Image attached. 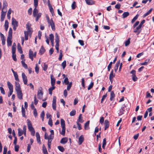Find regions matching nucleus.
I'll return each instance as SVG.
<instances>
[{
    "instance_id": "obj_42",
    "label": "nucleus",
    "mask_w": 154,
    "mask_h": 154,
    "mask_svg": "<svg viewBox=\"0 0 154 154\" xmlns=\"http://www.w3.org/2000/svg\"><path fill=\"white\" fill-rule=\"evenodd\" d=\"M94 85V82H91V84H90V85H89L88 89L89 90H90L91 88H92L93 87V86Z\"/></svg>"
},
{
    "instance_id": "obj_64",
    "label": "nucleus",
    "mask_w": 154,
    "mask_h": 154,
    "mask_svg": "<svg viewBox=\"0 0 154 154\" xmlns=\"http://www.w3.org/2000/svg\"><path fill=\"white\" fill-rule=\"evenodd\" d=\"M7 147L6 146H5L4 148L3 154H6L7 152Z\"/></svg>"
},
{
    "instance_id": "obj_25",
    "label": "nucleus",
    "mask_w": 154,
    "mask_h": 154,
    "mask_svg": "<svg viewBox=\"0 0 154 154\" xmlns=\"http://www.w3.org/2000/svg\"><path fill=\"white\" fill-rule=\"evenodd\" d=\"M150 60V59H147L145 60L144 62L141 63L140 65H146L149 62Z\"/></svg>"
},
{
    "instance_id": "obj_48",
    "label": "nucleus",
    "mask_w": 154,
    "mask_h": 154,
    "mask_svg": "<svg viewBox=\"0 0 154 154\" xmlns=\"http://www.w3.org/2000/svg\"><path fill=\"white\" fill-rule=\"evenodd\" d=\"M48 124L51 126H52V120L51 118H50L49 119V121L48 122Z\"/></svg>"
},
{
    "instance_id": "obj_22",
    "label": "nucleus",
    "mask_w": 154,
    "mask_h": 154,
    "mask_svg": "<svg viewBox=\"0 0 154 154\" xmlns=\"http://www.w3.org/2000/svg\"><path fill=\"white\" fill-rule=\"evenodd\" d=\"M17 49L19 52L21 54L23 53V51L19 43L17 44Z\"/></svg>"
},
{
    "instance_id": "obj_3",
    "label": "nucleus",
    "mask_w": 154,
    "mask_h": 154,
    "mask_svg": "<svg viewBox=\"0 0 154 154\" xmlns=\"http://www.w3.org/2000/svg\"><path fill=\"white\" fill-rule=\"evenodd\" d=\"M16 91L17 94V97L20 100L22 99L23 94L21 90Z\"/></svg>"
},
{
    "instance_id": "obj_49",
    "label": "nucleus",
    "mask_w": 154,
    "mask_h": 154,
    "mask_svg": "<svg viewBox=\"0 0 154 154\" xmlns=\"http://www.w3.org/2000/svg\"><path fill=\"white\" fill-rule=\"evenodd\" d=\"M26 126L25 125L23 126V134H24L25 136H26Z\"/></svg>"
},
{
    "instance_id": "obj_51",
    "label": "nucleus",
    "mask_w": 154,
    "mask_h": 154,
    "mask_svg": "<svg viewBox=\"0 0 154 154\" xmlns=\"http://www.w3.org/2000/svg\"><path fill=\"white\" fill-rule=\"evenodd\" d=\"M63 56V54L62 53V51L61 50L60 51V54L59 55V60L60 61L62 60V57Z\"/></svg>"
},
{
    "instance_id": "obj_5",
    "label": "nucleus",
    "mask_w": 154,
    "mask_h": 154,
    "mask_svg": "<svg viewBox=\"0 0 154 154\" xmlns=\"http://www.w3.org/2000/svg\"><path fill=\"white\" fill-rule=\"evenodd\" d=\"M43 94V93L42 92L41 90H40V89L39 88L37 95L38 98L40 100L42 99V98Z\"/></svg>"
},
{
    "instance_id": "obj_13",
    "label": "nucleus",
    "mask_w": 154,
    "mask_h": 154,
    "mask_svg": "<svg viewBox=\"0 0 154 154\" xmlns=\"http://www.w3.org/2000/svg\"><path fill=\"white\" fill-rule=\"evenodd\" d=\"M51 84L52 86H54L55 82V78H54L53 76V75H51Z\"/></svg>"
},
{
    "instance_id": "obj_14",
    "label": "nucleus",
    "mask_w": 154,
    "mask_h": 154,
    "mask_svg": "<svg viewBox=\"0 0 154 154\" xmlns=\"http://www.w3.org/2000/svg\"><path fill=\"white\" fill-rule=\"evenodd\" d=\"M7 85L9 91H13V86L12 84L9 81L7 82Z\"/></svg>"
},
{
    "instance_id": "obj_58",
    "label": "nucleus",
    "mask_w": 154,
    "mask_h": 154,
    "mask_svg": "<svg viewBox=\"0 0 154 154\" xmlns=\"http://www.w3.org/2000/svg\"><path fill=\"white\" fill-rule=\"evenodd\" d=\"M132 80L134 82L137 81V78L136 75H132Z\"/></svg>"
},
{
    "instance_id": "obj_28",
    "label": "nucleus",
    "mask_w": 154,
    "mask_h": 154,
    "mask_svg": "<svg viewBox=\"0 0 154 154\" xmlns=\"http://www.w3.org/2000/svg\"><path fill=\"white\" fill-rule=\"evenodd\" d=\"M12 30L11 28H10L8 32V37L12 38Z\"/></svg>"
},
{
    "instance_id": "obj_19",
    "label": "nucleus",
    "mask_w": 154,
    "mask_h": 154,
    "mask_svg": "<svg viewBox=\"0 0 154 154\" xmlns=\"http://www.w3.org/2000/svg\"><path fill=\"white\" fill-rule=\"evenodd\" d=\"M68 141V139L66 137L62 138L60 141V143L62 144H65Z\"/></svg>"
},
{
    "instance_id": "obj_57",
    "label": "nucleus",
    "mask_w": 154,
    "mask_h": 154,
    "mask_svg": "<svg viewBox=\"0 0 154 154\" xmlns=\"http://www.w3.org/2000/svg\"><path fill=\"white\" fill-rule=\"evenodd\" d=\"M48 69V65L44 63L43 65V70L45 71H46Z\"/></svg>"
},
{
    "instance_id": "obj_37",
    "label": "nucleus",
    "mask_w": 154,
    "mask_h": 154,
    "mask_svg": "<svg viewBox=\"0 0 154 154\" xmlns=\"http://www.w3.org/2000/svg\"><path fill=\"white\" fill-rule=\"evenodd\" d=\"M106 144V138H104L103 139L102 144V148L104 149L105 148V146Z\"/></svg>"
},
{
    "instance_id": "obj_47",
    "label": "nucleus",
    "mask_w": 154,
    "mask_h": 154,
    "mask_svg": "<svg viewBox=\"0 0 154 154\" xmlns=\"http://www.w3.org/2000/svg\"><path fill=\"white\" fill-rule=\"evenodd\" d=\"M41 15L42 14L41 13H39L36 16V21H37L41 17Z\"/></svg>"
},
{
    "instance_id": "obj_21",
    "label": "nucleus",
    "mask_w": 154,
    "mask_h": 154,
    "mask_svg": "<svg viewBox=\"0 0 154 154\" xmlns=\"http://www.w3.org/2000/svg\"><path fill=\"white\" fill-rule=\"evenodd\" d=\"M90 123V121H88L86 122L85 124V130L88 129H89V124Z\"/></svg>"
},
{
    "instance_id": "obj_30",
    "label": "nucleus",
    "mask_w": 154,
    "mask_h": 154,
    "mask_svg": "<svg viewBox=\"0 0 154 154\" xmlns=\"http://www.w3.org/2000/svg\"><path fill=\"white\" fill-rule=\"evenodd\" d=\"M115 97V94L113 91H111L110 92V100L112 101V100L113 98Z\"/></svg>"
},
{
    "instance_id": "obj_12",
    "label": "nucleus",
    "mask_w": 154,
    "mask_h": 154,
    "mask_svg": "<svg viewBox=\"0 0 154 154\" xmlns=\"http://www.w3.org/2000/svg\"><path fill=\"white\" fill-rule=\"evenodd\" d=\"M12 25L13 26H18V22L16 20V19H14L13 17L12 18Z\"/></svg>"
},
{
    "instance_id": "obj_24",
    "label": "nucleus",
    "mask_w": 154,
    "mask_h": 154,
    "mask_svg": "<svg viewBox=\"0 0 154 154\" xmlns=\"http://www.w3.org/2000/svg\"><path fill=\"white\" fill-rule=\"evenodd\" d=\"M22 113L23 117L26 118V116L25 115V109L23 108V105H22Z\"/></svg>"
},
{
    "instance_id": "obj_38",
    "label": "nucleus",
    "mask_w": 154,
    "mask_h": 154,
    "mask_svg": "<svg viewBox=\"0 0 154 154\" xmlns=\"http://www.w3.org/2000/svg\"><path fill=\"white\" fill-rule=\"evenodd\" d=\"M60 123L62 127H65V121L63 119H61L60 120Z\"/></svg>"
},
{
    "instance_id": "obj_60",
    "label": "nucleus",
    "mask_w": 154,
    "mask_h": 154,
    "mask_svg": "<svg viewBox=\"0 0 154 154\" xmlns=\"http://www.w3.org/2000/svg\"><path fill=\"white\" fill-rule=\"evenodd\" d=\"M0 90L1 91V93L3 94H5V91H4V89L3 88H2V87H0Z\"/></svg>"
},
{
    "instance_id": "obj_33",
    "label": "nucleus",
    "mask_w": 154,
    "mask_h": 154,
    "mask_svg": "<svg viewBox=\"0 0 154 154\" xmlns=\"http://www.w3.org/2000/svg\"><path fill=\"white\" fill-rule=\"evenodd\" d=\"M25 60H22L21 62L23 66L25 69H27L28 67L27 65L25 63Z\"/></svg>"
},
{
    "instance_id": "obj_26",
    "label": "nucleus",
    "mask_w": 154,
    "mask_h": 154,
    "mask_svg": "<svg viewBox=\"0 0 154 154\" xmlns=\"http://www.w3.org/2000/svg\"><path fill=\"white\" fill-rule=\"evenodd\" d=\"M129 15V13L128 12H125L123 13L122 14V18H125L127 17Z\"/></svg>"
},
{
    "instance_id": "obj_53",
    "label": "nucleus",
    "mask_w": 154,
    "mask_h": 154,
    "mask_svg": "<svg viewBox=\"0 0 154 154\" xmlns=\"http://www.w3.org/2000/svg\"><path fill=\"white\" fill-rule=\"evenodd\" d=\"M72 9H74L76 7V2H73L72 4Z\"/></svg>"
},
{
    "instance_id": "obj_50",
    "label": "nucleus",
    "mask_w": 154,
    "mask_h": 154,
    "mask_svg": "<svg viewBox=\"0 0 154 154\" xmlns=\"http://www.w3.org/2000/svg\"><path fill=\"white\" fill-rule=\"evenodd\" d=\"M50 39L51 41V42H53V40H54V36L52 34H51L50 35Z\"/></svg>"
},
{
    "instance_id": "obj_31",
    "label": "nucleus",
    "mask_w": 154,
    "mask_h": 154,
    "mask_svg": "<svg viewBox=\"0 0 154 154\" xmlns=\"http://www.w3.org/2000/svg\"><path fill=\"white\" fill-rule=\"evenodd\" d=\"M8 6V4L6 1H4L3 5V8L2 10H3V9L4 8H6Z\"/></svg>"
},
{
    "instance_id": "obj_7",
    "label": "nucleus",
    "mask_w": 154,
    "mask_h": 154,
    "mask_svg": "<svg viewBox=\"0 0 154 154\" xmlns=\"http://www.w3.org/2000/svg\"><path fill=\"white\" fill-rule=\"evenodd\" d=\"M27 121L28 128L29 130L33 129L34 128L32 126L31 122L29 119H28Z\"/></svg>"
},
{
    "instance_id": "obj_36",
    "label": "nucleus",
    "mask_w": 154,
    "mask_h": 154,
    "mask_svg": "<svg viewBox=\"0 0 154 154\" xmlns=\"http://www.w3.org/2000/svg\"><path fill=\"white\" fill-rule=\"evenodd\" d=\"M42 150L44 154L48 153L46 148L44 145H43L42 146Z\"/></svg>"
},
{
    "instance_id": "obj_56",
    "label": "nucleus",
    "mask_w": 154,
    "mask_h": 154,
    "mask_svg": "<svg viewBox=\"0 0 154 154\" xmlns=\"http://www.w3.org/2000/svg\"><path fill=\"white\" fill-rule=\"evenodd\" d=\"M35 7H37L38 5V0H34Z\"/></svg>"
},
{
    "instance_id": "obj_27",
    "label": "nucleus",
    "mask_w": 154,
    "mask_h": 154,
    "mask_svg": "<svg viewBox=\"0 0 154 154\" xmlns=\"http://www.w3.org/2000/svg\"><path fill=\"white\" fill-rule=\"evenodd\" d=\"M120 64V61H118L116 63L115 66L114 67V70L116 72L118 70L119 66Z\"/></svg>"
},
{
    "instance_id": "obj_45",
    "label": "nucleus",
    "mask_w": 154,
    "mask_h": 154,
    "mask_svg": "<svg viewBox=\"0 0 154 154\" xmlns=\"http://www.w3.org/2000/svg\"><path fill=\"white\" fill-rule=\"evenodd\" d=\"M138 15L137 14L132 20L131 23H134L135 21L137 19L138 17Z\"/></svg>"
},
{
    "instance_id": "obj_40",
    "label": "nucleus",
    "mask_w": 154,
    "mask_h": 154,
    "mask_svg": "<svg viewBox=\"0 0 154 154\" xmlns=\"http://www.w3.org/2000/svg\"><path fill=\"white\" fill-rule=\"evenodd\" d=\"M76 113V111L75 110H73L71 111L69 115L71 116H73L75 115Z\"/></svg>"
},
{
    "instance_id": "obj_54",
    "label": "nucleus",
    "mask_w": 154,
    "mask_h": 154,
    "mask_svg": "<svg viewBox=\"0 0 154 154\" xmlns=\"http://www.w3.org/2000/svg\"><path fill=\"white\" fill-rule=\"evenodd\" d=\"M62 66L63 67V69H64L65 67L66 66V61L65 60H64L62 63Z\"/></svg>"
},
{
    "instance_id": "obj_15",
    "label": "nucleus",
    "mask_w": 154,
    "mask_h": 154,
    "mask_svg": "<svg viewBox=\"0 0 154 154\" xmlns=\"http://www.w3.org/2000/svg\"><path fill=\"white\" fill-rule=\"evenodd\" d=\"M84 140V138L82 135H81L79 139V144L81 145Z\"/></svg>"
},
{
    "instance_id": "obj_39",
    "label": "nucleus",
    "mask_w": 154,
    "mask_h": 154,
    "mask_svg": "<svg viewBox=\"0 0 154 154\" xmlns=\"http://www.w3.org/2000/svg\"><path fill=\"white\" fill-rule=\"evenodd\" d=\"M18 135L19 136H21L23 134V132L22 130L20 129V128H18Z\"/></svg>"
},
{
    "instance_id": "obj_62",
    "label": "nucleus",
    "mask_w": 154,
    "mask_h": 154,
    "mask_svg": "<svg viewBox=\"0 0 154 154\" xmlns=\"http://www.w3.org/2000/svg\"><path fill=\"white\" fill-rule=\"evenodd\" d=\"M33 56V51L31 49H30L29 51V57Z\"/></svg>"
},
{
    "instance_id": "obj_41",
    "label": "nucleus",
    "mask_w": 154,
    "mask_h": 154,
    "mask_svg": "<svg viewBox=\"0 0 154 154\" xmlns=\"http://www.w3.org/2000/svg\"><path fill=\"white\" fill-rule=\"evenodd\" d=\"M130 38H129L128 40L126 41L125 42V45L127 46L129 45L130 43Z\"/></svg>"
},
{
    "instance_id": "obj_8",
    "label": "nucleus",
    "mask_w": 154,
    "mask_h": 154,
    "mask_svg": "<svg viewBox=\"0 0 154 154\" xmlns=\"http://www.w3.org/2000/svg\"><path fill=\"white\" fill-rule=\"evenodd\" d=\"M15 82V90L16 91L20 90V85L18 82Z\"/></svg>"
},
{
    "instance_id": "obj_46",
    "label": "nucleus",
    "mask_w": 154,
    "mask_h": 154,
    "mask_svg": "<svg viewBox=\"0 0 154 154\" xmlns=\"http://www.w3.org/2000/svg\"><path fill=\"white\" fill-rule=\"evenodd\" d=\"M35 72H36L38 74L39 72V68L37 64H36L35 65Z\"/></svg>"
},
{
    "instance_id": "obj_6",
    "label": "nucleus",
    "mask_w": 154,
    "mask_h": 154,
    "mask_svg": "<svg viewBox=\"0 0 154 154\" xmlns=\"http://www.w3.org/2000/svg\"><path fill=\"white\" fill-rule=\"evenodd\" d=\"M48 24L51 26V27L53 30H55V26L53 20L51 19L49 22H48Z\"/></svg>"
},
{
    "instance_id": "obj_44",
    "label": "nucleus",
    "mask_w": 154,
    "mask_h": 154,
    "mask_svg": "<svg viewBox=\"0 0 154 154\" xmlns=\"http://www.w3.org/2000/svg\"><path fill=\"white\" fill-rule=\"evenodd\" d=\"M115 75L113 74V70H112L109 75V78H113L115 76Z\"/></svg>"
},
{
    "instance_id": "obj_4",
    "label": "nucleus",
    "mask_w": 154,
    "mask_h": 154,
    "mask_svg": "<svg viewBox=\"0 0 154 154\" xmlns=\"http://www.w3.org/2000/svg\"><path fill=\"white\" fill-rule=\"evenodd\" d=\"M22 76L24 84L25 85H27V77L24 73L23 72L22 73Z\"/></svg>"
},
{
    "instance_id": "obj_52",
    "label": "nucleus",
    "mask_w": 154,
    "mask_h": 154,
    "mask_svg": "<svg viewBox=\"0 0 154 154\" xmlns=\"http://www.w3.org/2000/svg\"><path fill=\"white\" fill-rule=\"evenodd\" d=\"M29 131H30L31 135L32 136H34L35 133V131L34 128L30 130Z\"/></svg>"
},
{
    "instance_id": "obj_23",
    "label": "nucleus",
    "mask_w": 154,
    "mask_h": 154,
    "mask_svg": "<svg viewBox=\"0 0 154 154\" xmlns=\"http://www.w3.org/2000/svg\"><path fill=\"white\" fill-rule=\"evenodd\" d=\"M55 86H52V87L48 89L49 93L51 95L52 94V91L55 89Z\"/></svg>"
},
{
    "instance_id": "obj_1",
    "label": "nucleus",
    "mask_w": 154,
    "mask_h": 154,
    "mask_svg": "<svg viewBox=\"0 0 154 154\" xmlns=\"http://www.w3.org/2000/svg\"><path fill=\"white\" fill-rule=\"evenodd\" d=\"M63 83H64L66 85H68L67 88V90L68 91H69L72 85V82H69L68 81V79L67 78H66L63 82Z\"/></svg>"
},
{
    "instance_id": "obj_18",
    "label": "nucleus",
    "mask_w": 154,
    "mask_h": 154,
    "mask_svg": "<svg viewBox=\"0 0 154 154\" xmlns=\"http://www.w3.org/2000/svg\"><path fill=\"white\" fill-rule=\"evenodd\" d=\"M109 122L107 120H106L105 121L104 123V130H106L109 127Z\"/></svg>"
},
{
    "instance_id": "obj_2",
    "label": "nucleus",
    "mask_w": 154,
    "mask_h": 154,
    "mask_svg": "<svg viewBox=\"0 0 154 154\" xmlns=\"http://www.w3.org/2000/svg\"><path fill=\"white\" fill-rule=\"evenodd\" d=\"M55 42L56 43L55 48L57 50H59V37L58 35L56 34L55 35Z\"/></svg>"
},
{
    "instance_id": "obj_59",
    "label": "nucleus",
    "mask_w": 154,
    "mask_h": 154,
    "mask_svg": "<svg viewBox=\"0 0 154 154\" xmlns=\"http://www.w3.org/2000/svg\"><path fill=\"white\" fill-rule=\"evenodd\" d=\"M33 114L35 117H36L37 116V113L35 108L33 109Z\"/></svg>"
},
{
    "instance_id": "obj_10",
    "label": "nucleus",
    "mask_w": 154,
    "mask_h": 154,
    "mask_svg": "<svg viewBox=\"0 0 154 154\" xmlns=\"http://www.w3.org/2000/svg\"><path fill=\"white\" fill-rule=\"evenodd\" d=\"M6 13V11H5V12H4L3 10H2V12H1V21H2L4 20V18L5 17V15Z\"/></svg>"
},
{
    "instance_id": "obj_32",
    "label": "nucleus",
    "mask_w": 154,
    "mask_h": 154,
    "mask_svg": "<svg viewBox=\"0 0 154 154\" xmlns=\"http://www.w3.org/2000/svg\"><path fill=\"white\" fill-rule=\"evenodd\" d=\"M14 75L15 78V79L17 81L19 82V80L18 78V76L17 72L14 74Z\"/></svg>"
},
{
    "instance_id": "obj_43",
    "label": "nucleus",
    "mask_w": 154,
    "mask_h": 154,
    "mask_svg": "<svg viewBox=\"0 0 154 154\" xmlns=\"http://www.w3.org/2000/svg\"><path fill=\"white\" fill-rule=\"evenodd\" d=\"M57 147L59 150L61 152H63L64 151V148L62 146H58Z\"/></svg>"
},
{
    "instance_id": "obj_55",
    "label": "nucleus",
    "mask_w": 154,
    "mask_h": 154,
    "mask_svg": "<svg viewBox=\"0 0 154 154\" xmlns=\"http://www.w3.org/2000/svg\"><path fill=\"white\" fill-rule=\"evenodd\" d=\"M34 104L35 105H36L38 103V100H37L36 99V95H34Z\"/></svg>"
},
{
    "instance_id": "obj_17",
    "label": "nucleus",
    "mask_w": 154,
    "mask_h": 154,
    "mask_svg": "<svg viewBox=\"0 0 154 154\" xmlns=\"http://www.w3.org/2000/svg\"><path fill=\"white\" fill-rule=\"evenodd\" d=\"M12 38L8 37L7 38V43L8 46H11L12 44V41L11 39Z\"/></svg>"
},
{
    "instance_id": "obj_63",
    "label": "nucleus",
    "mask_w": 154,
    "mask_h": 154,
    "mask_svg": "<svg viewBox=\"0 0 154 154\" xmlns=\"http://www.w3.org/2000/svg\"><path fill=\"white\" fill-rule=\"evenodd\" d=\"M85 80L84 78H82V85L84 88H85V86L84 84Z\"/></svg>"
},
{
    "instance_id": "obj_34",
    "label": "nucleus",
    "mask_w": 154,
    "mask_h": 154,
    "mask_svg": "<svg viewBox=\"0 0 154 154\" xmlns=\"http://www.w3.org/2000/svg\"><path fill=\"white\" fill-rule=\"evenodd\" d=\"M24 33L25 40H27L28 39V36L29 35V33H28V32H26V31H25Z\"/></svg>"
},
{
    "instance_id": "obj_35",
    "label": "nucleus",
    "mask_w": 154,
    "mask_h": 154,
    "mask_svg": "<svg viewBox=\"0 0 154 154\" xmlns=\"http://www.w3.org/2000/svg\"><path fill=\"white\" fill-rule=\"evenodd\" d=\"M62 128V130L60 132V134L63 135V136H64L65 133V127H63Z\"/></svg>"
},
{
    "instance_id": "obj_29",
    "label": "nucleus",
    "mask_w": 154,
    "mask_h": 154,
    "mask_svg": "<svg viewBox=\"0 0 154 154\" xmlns=\"http://www.w3.org/2000/svg\"><path fill=\"white\" fill-rule=\"evenodd\" d=\"M45 48H44L43 46H42L41 47L39 50V52L41 54H42L45 52Z\"/></svg>"
},
{
    "instance_id": "obj_20",
    "label": "nucleus",
    "mask_w": 154,
    "mask_h": 154,
    "mask_svg": "<svg viewBox=\"0 0 154 154\" xmlns=\"http://www.w3.org/2000/svg\"><path fill=\"white\" fill-rule=\"evenodd\" d=\"M37 7H35V8L34 9L33 15L34 17H36L37 15L38 14V10L36 9Z\"/></svg>"
},
{
    "instance_id": "obj_9",
    "label": "nucleus",
    "mask_w": 154,
    "mask_h": 154,
    "mask_svg": "<svg viewBox=\"0 0 154 154\" xmlns=\"http://www.w3.org/2000/svg\"><path fill=\"white\" fill-rule=\"evenodd\" d=\"M86 4L88 5H92L95 4V2L93 0H85Z\"/></svg>"
},
{
    "instance_id": "obj_11",
    "label": "nucleus",
    "mask_w": 154,
    "mask_h": 154,
    "mask_svg": "<svg viewBox=\"0 0 154 154\" xmlns=\"http://www.w3.org/2000/svg\"><path fill=\"white\" fill-rule=\"evenodd\" d=\"M35 136L36 137L37 143L41 144L40 137L38 132H37L36 133Z\"/></svg>"
},
{
    "instance_id": "obj_16",
    "label": "nucleus",
    "mask_w": 154,
    "mask_h": 154,
    "mask_svg": "<svg viewBox=\"0 0 154 154\" xmlns=\"http://www.w3.org/2000/svg\"><path fill=\"white\" fill-rule=\"evenodd\" d=\"M16 47V45L15 43H14L12 47V54H15Z\"/></svg>"
},
{
    "instance_id": "obj_61",
    "label": "nucleus",
    "mask_w": 154,
    "mask_h": 154,
    "mask_svg": "<svg viewBox=\"0 0 154 154\" xmlns=\"http://www.w3.org/2000/svg\"><path fill=\"white\" fill-rule=\"evenodd\" d=\"M12 57L13 60L14 61H17V58L16 57V54H12Z\"/></svg>"
}]
</instances>
